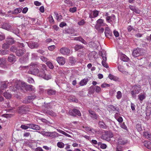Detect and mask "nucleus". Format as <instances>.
<instances>
[{"instance_id": "nucleus-33", "label": "nucleus", "mask_w": 151, "mask_h": 151, "mask_svg": "<svg viewBox=\"0 0 151 151\" xmlns=\"http://www.w3.org/2000/svg\"><path fill=\"white\" fill-rule=\"evenodd\" d=\"M146 97L145 95V94H140L138 95V99L140 101H142Z\"/></svg>"}, {"instance_id": "nucleus-50", "label": "nucleus", "mask_w": 151, "mask_h": 151, "mask_svg": "<svg viewBox=\"0 0 151 151\" xmlns=\"http://www.w3.org/2000/svg\"><path fill=\"white\" fill-rule=\"evenodd\" d=\"M47 114H48L52 116H56V114L52 111H48L47 112Z\"/></svg>"}, {"instance_id": "nucleus-56", "label": "nucleus", "mask_w": 151, "mask_h": 151, "mask_svg": "<svg viewBox=\"0 0 151 151\" xmlns=\"http://www.w3.org/2000/svg\"><path fill=\"white\" fill-rule=\"evenodd\" d=\"M55 46L54 45H52L48 47V49L50 51L53 50L55 48Z\"/></svg>"}, {"instance_id": "nucleus-11", "label": "nucleus", "mask_w": 151, "mask_h": 151, "mask_svg": "<svg viewBox=\"0 0 151 151\" xmlns=\"http://www.w3.org/2000/svg\"><path fill=\"white\" fill-rule=\"evenodd\" d=\"M9 85H10V83L7 81L1 82V90L5 89Z\"/></svg>"}, {"instance_id": "nucleus-10", "label": "nucleus", "mask_w": 151, "mask_h": 151, "mask_svg": "<svg viewBox=\"0 0 151 151\" xmlns=\"http://www.w3.org/2000/svg\"><path fill=\"white\" fill-rule=\"evenodd\" d=\"M57 61L59 64L61 65L65 63V59L63 57H59L57 58Z\"/></svg>"}, {"instance_id": "nucleus-12", "label": "nucleus", "mask_w": 151, "mask_h": 151, "mask_svg": "<svg viewBox=\"0 0 151 151\" xmlns=\"http://www.w3.org/2000/svg\"><path fill=\"white\" fill-rule=\"evenodd\" d=\"M105 34L106 36L107 37H111L112 35L111 31L108 27H106L105 29Z\"/></svg>"}, {"instance_id": "nucleus-54", "label": "nucleus", "mask_w": 151, "mask_h": 151, "mask_svg": "<svg viewBox=\"0 0 151 151\" xmlns=\"http://www.w3.org/2000/svg\"><path fill=\"white\" fill-rule=\"evenodd\" d=\"M4 116L6 118H9L13 116V115L12 114H4Z\"/></svg>"}, {"instance_id": "nucleus-20", "label": "nucleus", "mask_w": 151, "mask_h": 151, "mask_svg": "<svg viewBox=\"0 0 151 151\" xmlns=\"http://www.w3.org/2000/svg\"><path fill=\"white\" fill-rule=\"evenodd\" d=\"M144 144L145 147L147 148L151 149V143L150 141H145L144 142Z\"/></svg>"}, {"instance_id": "nucleus-2", "label": "nucleus", "mask_w": 151, "mask_h": 151, "mask_svg": "<svg viewBox=\"0 0 151 151\" xmlns=\"http://www.w3.org/2000/svg\"><path fill=\"white\" fill-rule=\"evenodd\" d=\"M141 87L139 84H135L132 88V90L131 91V93L133 96H136V94L139 93L141 90Z\"/></svg>"}, {"instance_id": "nucleus-16", "label": "nucleus", "mask_w": 151, "mask_h": 151, "mask_svg": "<svg viewBox=\"0 0 151 151\" xmlns=\"http://www.w3.org/2000/svg\"><path fill=\"white\" fill-rule=\"evenodd\" d=\"M25 52L26 50L25 49L23 50L19 49L16 52V54L17 56H22L23 55Z\"/></svg>"}, {"instance_id": "nucleus-45", "label": "nucleus", "mask_w": 151, "mask_h": 151, "mask_svg": "<svg viewBox=\"0 0 151 151\" xmlns=\"http://www.w3.org/2000/svg\"><path fill=\"white\" fill-rule=\"evenodd\" d=\"M99 11L95 10L93 11V16L95 18L97 17L99 14Z\"/></svg>"}, {"instance_id": "nucleus-13", "label": "nucleus", "mask_w": 151, "mask_h": 151, "mask_svg": "<svg viewBox=\"0 0 151 151\" xmlns=\"http://www.w3.org/2000/svg\"><path fill=\"white\" fill-rule=\"evenodd\" d=\"M29 126V128L36 130H39L40 129V127L38 125L32 124H28Z\"/></svg>"}, {"instance_id": "nucleus-14", "label": "nucleus", "mask_w": 151, "mask_h": 151, "mask_svg": "<svg viewBox=\"0 0 151 151\" xmlns=\"http://www.w3.org/2000/svg\"><path fill=\"white\" fill-rule=\"evenodd\" d=\"M115 16L114 14H112L111 16H108L106 17V20L109 23H111L113 22L115 19Z\"/></svg>"}, {"instance_id": "nucleus-34", "label": "nucleus", "mask_w": 151, "mask_h": 151, "mask_svg": "<svg viewBox=\"0 0 151 151\" xmlns=\"http://www.w3.org/2000/svg\"><path fill=\"white\" fill-rule=\"evenodd\" d=\"M3 28L6 29H9L10 28L11 26L9 24L6 23L2 25Z\"/></svg>"}, {"instance_id": "nucleus-31", "label": "nucleus", "mask_w": 151, "mask_h": 151, "mask_svg": "<svg viewBox=\"0 0 151 151\" xmlns=\"http://www.w3.org/2000/svg\"><path fill=\"white\" fill-rule=\"evenodd\" d=\"M49 136L52 137H58V134L55 132H50Z\"/></svg>"}, {"instance_id": "nucleus-58", "label": "nucleus", "mask_w": 151, "mask_h": 151, "mask_svg": "<svg viewBox=\"0 0 151 151\" xmlns=\"http://www.w3.org/2000/svg\"><path fill=\"white\" fill-rule=\"evenodd\" d=\"M41 134L45 136H49L50 132H46L45 131H42L41 132Z\"/></svg>"}, {"instance_id": "nucleus-4", "label": "nucleus", "mask_w": 151, "mask_h": 151, "mask_svg": "<svg viewBox=\"0 0 151 151\" xmlns=\"http://www.w3.org/2000/svg\"><path fill=\"white\" fill-rule=\"evenodd\" d=\"M60 52L63 55H68L70 53V50L68 47H63L60 48Z\"/></svg>"}, {"instance_id": "nucleus-46", "label": "nucleus", "mask_w": 151, "mask_h": 151, "mask_svg": "<svg viewBox=\"0 0 151 151\" xmlns=\"http://www.w3.org/2000/svg\"><path fill=\"white\" fill-rule=\"evenodd\" d=\"M9 45L7 43H4L2 45V48L3 49H8L9 47Z\"/></svg>"}, {"instance_id": "nucleus-27", "label": "nucleus", "mask_w": 151, "mask_h": 151, "mask_svg": "<svg viewBox=\"0 0 151 151\" xmlns=\"http://www.w3.org/2000/svg\"><path fill=\"white\" fill-rule=\"evenodd\" d=\"M22 11V9L20 8H18L15 9L14 11L12 12V14H17L21 12Z\"/></svg>"}, {"instance_id": "nucleus-3", "label": "nucleus", "mask_w": 151, "mask_h": 151, "mask_svg": "<svg viewBox=\"0 0 151 151\" xmlns=\"http://www.w3.org/2000/svg\"><path fill=\"white\" fill-rule=\"evenodd\" d=\"M114 136L112 133L108 131H105L104 133L101 136L102 139L107 141L110 140V138H112Z\"/></svg>"}, {"instance_id": "nucleus-5", "label": "nucleus", "mask_w": 151, "mask_h": 151, "mask_svg": "<svg viewBox=\"0 0 151 151\" xmlns=\"http://www.w3.org/2000/svg\"><path fill=\"white\" fill-rule=\"evenodd\" d=\"M69 113L70 115L72 116H76L77 115L79 116H81V114L79 110L76 109H73L72 110H70Z\"/></svg>"}, {"instance_id": "nucleus-19", "label": "nucleus", "mask_w": 151, "mask_h": 151, "mask_svg": "<svg viewBox=\"0 0 151 151\" xmlns=\"http://www.w3.org/2000/svg\"><path fill=\"white\" fill-rule=\"evenodd\" d=\"M127 141L126 140L122 139L121 138H119L118 140V143L122 145H124L127 143Z\"/></svg>"}, {"instance_id": "nucleus-21", "label": "nucleus", "mask_w": 151, "mask_h": 151, "mask_svg": "<svg viewBox=\"0 0 151 151\" xmlns=\"http://www.w3.org/2000/svg\"><path fill=\"white\" fill-rule=\"evenodd\" d=\"M121 60L124 62H128L129 58L125 55L122 54L121 55Z\"/></svg>"}, {"instance_id": "nucleus-48", "label": "nucleus", "mask_w": 151, "mask_h": 151, "mask_svg": "<svg viewBox=\"0 0 151 151\" xmlns=\"http://www.w3.org/2000/svg\"><path fill=\"white\" fill-rule=\"evenodd\" d=\"M19 84H21V87H24L25 89L26 88V87L27 85L25 83L22 82L21 81V82H19Z\"/></svg>"}, {"instance_id": "nucleus-22", "label": "nucleus", "mask_w": 151, "mask_h": 151, "mask_svg": "<svg viewBox=\"0 0 151 151\" xmlns=\"http://www.w3.org/2000/svg\"><path fill=\"white\" fill-rule=\"evenodd\" d=\"M6 43L9 45L14 44L16 42L12 38H7L6 40Z\"/></svg>"}, {"instance_id": "nucleus-18", "label": "nucleus", "mask_w": 151, "mask_h": 151, "mask_svg": "<svg viewBox=\"0 0 151 151\" xmlns=\"http://www.w3.org/2000/svg\"><path fill=\"white\" fill-rule=\"evenodd\" d=\"M47 93L49 95H55L56 91L53 89L49 88L47 90Z\"/></svg>"}, {"instance_id": "nucleus-51", "label": "nucleus", "mask_w": 151, "mask_h": 151, "mask_svg": "<svg viewBox=\"0 0 151 151\" xmlns=\"http://www.w3.org/2000/svg\"><path fill=\"white\" fill-rule=\"evenodd\" d=\"M27 42H24V43H18V45L19 47H24V45L27 44Z\"/></svg>"}, {"instance_id": "nucleus-53", "label": "nucleus", "mask_w": 151, "mask_h": 151, "mask_svg": "<svg viewBox=\"0 0 151 151\" xmlns=\"http://www.w3.org/2000/svg\"><path fill=\"white\" fill-rule=\"evenodd\" d=\"M55 15L58 21H60L62 19V16L61 15H59L57 13L55 14Z\"/></svg>"}, {"instance_id": "nucleus-1", "label": "nucleus", "mask_w": 151, "mask_h": 151, "mask_svg": "<svg viewBox=\"0 0 151 151\" xmlns=\"http://www.w3.org/2000/svg\"><path fill=\"white\" fill-rule=\"evenodd\" d=\"M40 66L41 69L39 71V69L36 68L38 67L39 64L37 63H32L30 66L32 67L30 68V69L28 73L30 74L37 76L42 77L46 80H48L51 78V76L50 75L46 74L47 68L46 65L41 64Z\"/></svg>"}, {"instance_id": "nucleus-57", "label": "nucleus", "mask_w": 151, "mask_h": 151, "mask_svg": "<svg viewBox=\"0 0 151 151\" xmlns=\"http://www.w3.org/2000/svg\"><path fill=\"white\" fill-rule=\"evenodd\" d=\"M77 8L76 7H74L72 8H70L69 9V11L71 12L74 13L76 11Z\"/></svg>"}, {"instance_id": "nucleus-35", "label": "nucleus", "mask_w": 151, "mask_h": 151, "mask_svg": "<svg viewBox=\"0 0 151 151\" xmlns=\"http://www.w3.org/2000/svg\"><path fill=\"white\" fill-rule=\"evenodd\" d=\"M36 97L35 96H28L27 98V102L29 103L34 100Z\"/></svg>"}, {"instance_id": "nucleus-26", "label": "nucleus", "mask_w": 151, "mask_h": 151, "mask_svg": "<svg viewBox=\"0 0 151 151\" xmlns=\"http://www.w3.org/2000/svg\"><path fill=\"white\" fill-rule=\"evenodd\" d=\"M104 20L102 19H99L97 21V23L99 24L102 26H105L106 24L104 22Z\"/></svg>"}, {"instance_id": "nucleus-30", "label": "nucleus", "mask_w": 151, "mask_h": 151, "mask_svg": "<svg viewBox=\"0 0 151 151\" xmlns=\"http://www.w3.org/2000/svg\"><path fill=\"white\" fill-rule=\"evenodd\" d=\"M57 130L59 132L65 135L67 137H71V136L70 134L66 133L64 131L60 130V129H57Z\"/></svg>"}, {"instance_id": "nucleus-49", "label": "nucleus", "mask_w": 151, "mask_h": 151, "mask_svg": "<svg viewBox=\"0 0 151 151\" xmlns=\"http://www.w3.org/2000/svg\"><path fill=\"white\" fill-rule=\"evenodd\" d=\"M95 89V91L96 93H99L101 92V88L98 86H96Z\"/></svg>"}, {"instance_id": "nucleus-55", "label": "nucleus", "mask_w": 151, "mask_h": 151, "mask_svg": "<svg viewBox=\"0 0 151 151\" xmlns=\"http://www.w3.org/2000/svg\"><path fill=\"white\" fill-rule=\"evenodd\" d=\"M40 59L41 60L44 62H47L48 60L47 58L43 56H42L41 57Z\"/></svg>"}, {"instance_id": "nucleus-37", "label": "nucleus", "mask_w": 151, "mask_h": 151, "mask_svg": "<svg viewBox=\"0 0 151 151\" xmlns=\"http://www.w3.org/2000/svg\"><path fill=\"white\" fill-rule=\"evenodd\" d=\"M3 95L7 99H9L11 97V94L7 92L4 93L3 94Z\"/></svg>"}, {"instance_id": "nucleus-39", "label": "nucleus", "mask_w": 151, "mask_h": 151, "mask_svg": "<svg viewBox=\"0 0 151 151\" xmlns=\"http://www.w3.org/2000/svg\"><path fill=\"white\" fill-rule=\"evenodd\" d=\"M122 96V95L121 92L120 91H117L116 95V97L117 99H120L121 98Z\"/></svg>"}, {"instance_id": "nucleus-7", "label": "nucleus", "mask_w": 151, "mask_h": 151, "mask_svg": "<svg viewBox=\"0 0 151 151\" xmlns=\"http://www.w3.org/2000/svg\"><path fill=\"white\" fill-rule=\"evenodd\" d=\"M7 60L9 62L14 63L16 61V57L13 54H10Z\"/></svg>"}, {"instance_id": "nucleus-29", "label": "nucleus", "mask_w": 151, "mask_h": 151, "mask_svg": "<svg viewBox=\"0 0 151 151\" xmlns=\"http://www.w3.org/2000/svg\"><path fill=\"white\" fill-rule=\"evenodd\" d=\"M25 89L27 91H34L35 88L32 86L30 85H28L26 87Z\"/></svg>"}, {"instance_id": "nucleus-15", "label": "nucleus", "mask_w": 151, "mask_h": 151, "mask_svg": "<svg viewBox=\"0 0 151 151\" xmlns=\"http://www.w3.org/2000/svg\"><path fill=\"white\" fill-rule=\"evenodd\" d=\"M26 109V107L24 106L19 107L18 109V113L21 114H24L25 113Z\"/></svg>"}, {"instance_id": "nucleus-38", "label": "nucleus", "mask_w": 151, "mask_h": 151, "mask_svg": "<svg viewBox=\"0 0 151 151\" xmlns=\"http://www.w3.org/2000/svg\"><path fill=\"white\" fill-rule=\"evenodd\" d=\"M46 64L48 67L50 69H52L54 68V66L52 64L50 61L47 62Z\"/></svg>"}, {"instance_id": "nucleus-28", "label": "nucleus", "mask_w": 151, "mask_h": 151, "mask_svg": "<svg viewBox=\"0 0 151 151\" xmlns=\"http://www.w3.org/2000/svg\"><path fill=\"white\" fill-rule=\"evenodd\" d=\"M64 2L69 7L73 6V3L70 0H64Z\"/></svg>"}, {"instance_id": "nucleus-61", "label": "nucleus", "mask_w": 151, "mask_h": 151, "mask_svg": "<svg viewBox=\"0 0 151 151\" xmlns=\"http://www.w3.org/2000/svg\"><path fill=\"white\" fill-rule=\"evenodd\" d=\"M67 24L64 22H62L60 24L59 26L60 27H63L64 26H66Z\"/></svg>"}, {"instance_id": "nucleus-60", "label": "nucleus", "mask_w": 151, "mask_h": 151, "mask_svg": "<svg viewBox=\"0 0 151 151\" xmlns=\"http://www.w3.org/2000/svg\"><path fill=\"white\" fill-rule=\"evenodd\" d=\"M106 61H102V65L105 68H107L109 67V66L105 62Z\"/></svg>"}, {"instance_id": "nucleus-64", "label": "nucleus", "mask_w": 151, "mask_h": 151, "mask_svg": "<svg viewBox=\"0 0 151 151\" xmlns=\"http://www.w3.org/2000/svg\"><path fill=\"white\" fill-rule=\"evenodd\" d=\"M114 35L116 37H117L119 36V33L116 30H114L113 32Z\"/></svg>"}, {"instance_id": "nucleus-43", "label": "nucleus", "mask_w": 151, "mask_h": 151, "mask_svg": "<svg viewBox=\"0 0 151 151\" xmlns=\"http://www.w3.org/2000/svg\"><path fill=\"white\" fill-rule=\"evenodd\" d=\"M0 53L2 55H5L9 53V51L8 50H0Z\"/></svg>"}, {"instance_id": "nucleus-24", "label": "nucleus", "mask_w": 151, "mask_h": 151, "mask_svg": "<svg viewBox=\"0 0 151 151\" xmlns=\"http://www.w3.org/2000/svg\"><path fill=\"white\" fill-rule=\"evenodd\" d=\"M98 124L99 127L103 129H106L107 128V126L105 123L102 121H100L99 122Z\"/></svg>"}, {"instance_id": "nucleus-25", "label": "nucleus", "mask_w": 151, "mask_h": 151, "mask_svg": "<svg viewBox=\"0 0 151 151\" xmlns=\"http://www.w3.org/2000/svg\"><path fill=\"white\" fill-rule=\"evenodd\" d=\"M143 135L144 137L151 141V134H149L147 132H144Z\"/></svg>"}, {"instance_id": "nucleus-47", "label": "nucleus", "mask_w": 151, "mask_h": 151, "mask_svg": "<svg viewBox=\"0 0 151 151\" xmlns=\"http://www.w3.org/2000/svg\"><path fill=\"white\" fill-rule=\"evenodd\" d=\"M109 78L111 80H113L114 81H116L117 80V78L114 75L110 74L109 76Z\"/></svg>"}, {"instance_id": "nucleus-52", "label": "nucleus", "mask_w": 151, "mask_h": 151, "mask_svg": "<svg viewBox=\"0 0 151 151\" xmlns=\"http://www.w3.org/2000/svg\"><path fill=\"white\" fill-rule=\"evenodd\" d=\"M136 128L138 130L141 131L142 129L141 125L140 124H137L136 125Z\"/></svg>"}, {"instance_id": "nucleus-9", "label": "nucleus", "mask_w": 151, "mask_h": 151, "mask_svg": "<svg viewBox=\"0 0 151 151\" xmlns=\"http://www.w3.org/2000/svg\"><path fill=\"white\" fill-rule=\"evenodd\" d=\"M19 82H21V81H15L14 85L13 87V89H12V90L14 91V92L17 89H19L21 88V84H19Z\"/></svg>"}, {"instance_id": "nucleus-6", "label": "nucleus", "mask_w": 151, "mask_h": 151, "mask_svg": "<svg viewBox=\"0 0 151 151\" xmlns=\"http://www.w3.org/2000/svg\"><path fill=\"white\" fill-rule=\"evenodd\" d=\"M142 49L138 48L134 50L132 52L133 56L135 57H137L142 55Z\"/></svg>"}, {"instance_id": "nucleus-62", "label": "nucleus", "mask_w": 151, "mask_h": 151, "mask_svg": "<svg viewBox=\"0 0 151 151\" xmlns=\"http://www.w3.org/2000/svg\"><path fill=\"white\" fill-rule=\"evenodd\" d=\"M91 116L92 117L93 119H97L98 118L97 115L96 114L95 112L93 114V115H91Z\"/></svg>"}, {"instance_id": "nucleus-36", "label": "nucleus", "mask_w": 151, "mask_h": 151, "mask_svg": "<svg viewBox=\"0 0 151 151\" xmlns=\"http://www.w3.org/2000/svg\"><path fill=\"white\" fill-rule=\"evenodd\" d=\"M98 145L99 146H100L101 148L102 149H105L106 148L107 146L106 144H103L101 142H98Z\"/></svg>"}, {"instance_id": "nucleus-42", "label": "nucleus", "mask_w": 151, "mask_h": 151, "mask_svg": "<svg viewBox=\"0 0 151 151\" xmlns=\"http://www.w3.org/2000/svg\"><path fill=\"white\" fill-rule=\"evenodd\" d=\"M57 146L60 148H63L64 147V144L61 142H58L57 144Z\"/></svg>"}, {"instance_id": "nucleus-63", "label": "nucleus", "mask_w": 151, "mask_h": 151, "mask_svg": "<svg viewBox=\"0 0 151 151\" xmlns=\"http://www.w3.org/2000/svg\"><path fill=\"white\" fill-rule=\"evenodd\" d=\"M21 128L24 129H27L29 128V126H27L24 125H22L21 126Z\"/></svg>"}, {"instance_id": "nucleus-32", "label": "nucleus", "mask_w": 151, "mask_h": 151, "mask_svg": "<svg viewBox=\"0 0 151 151\" xmlns=\"http://www.w3.org/2000/svg\"><path fill=\"white\" fill-rule=\"evenodd\" d=\"M6 60L5 58H0V65H5L6 64Z\"/></svg>"}, {"instance_id": "nucleus-17", "label": "nucleus", "mask_w": 151, "mask_h": 151, "mask_svg": "<svg viewBox=\"0 0 151 151\" xmlns=\"http://www.w3.org/2000/svg\"><path fill=\"white\" fill-rule=\"evenodd\" d=\"M86 130L89 133H96V131L95 129L88 127H85Z\"/></svg>"}, {"instance_id": "nucleus-41", "label": "nucleus", "mask_w": 151, "mask_h": 151, "mask_svg": "<svg viewBox=\"0 0 151 151\" xmlns=\"http://www.w3.org/2000/svg\"><path fill=\"white\" fill-rule=\"evenodd\" d=\"M17 50L16 47L14 45L12 46L10 48V50L13 52L16 53Z\"/></svg>"}, {"instance_id": "nucleus-8", "label": "nucleus", "mask_w": 151, "mask_h": 151, "mask_svg": "<svg viewBox=\"0 0 151 151\" xmlns=\"http://www.w3.org/2000/svg\"><path fill=\"white\" fill-rule=\"evenodd\" d=\"M28 46L31 48H36L39 46L38 44L36 42H31L30 43H27Z\"/></svg>"}, {"instance_id": "nucleus-23", "label": "nucleus", "mask_w": 151, "mask_h": 151, "mask_svg": "<svg viewBox=\"0 0 151 151\" xmlns=\"http://www.w3.org/2000/svg\"><path fill=\"white\" fill-rule=\"evenodd\" d=\"M88 81V78H84L81 81L79 84L81 86H83L86 84Z\"/></svg>"}, {"instance_id": "nucleus-44", "label": "nucleus", "mask_w": 151, "mask_h": 151, "mask_svg": "<svg viewBox=\"0 0 151 151\" xmlns=\"http://www.w3.org/2000/svg\"><path fill=\"white\" fill-rule=\"evenodd\" d=\"M48 18L49 21L50 23L52 24L54 23V21L53 19L52 16L51 15H50Z\"/></svg>"}, {"instance_id": "nucleus-40", "label": "nucleus", "mask_w": 151, "mask_h": 151, "mask_svg": "<svg viewBox=\"0 0 151 151\" xmlns=\"http://www.w3.org/2000/svg\"><path fill=\"white\" fill-rule=\"evenodd\" d=\"M83 46L82 45H76L74 48L76 51H78L79 50L83 48Z\"/></svg>"}, {"instance_id": "nucleus-59", "label": "nucleus", "mask_w": 151, "mask_h": 151, "mask_svg": "<svg viewBox=\"0 0 151 151\" xmlns=\"http://www.w3.org/2000/svg\"><path fill=\"white\" fill-rule=\"evenodd\" d=\"M122 147L120 145H118L116 147V151H122Z\"/></svg>"}]
</instances>
